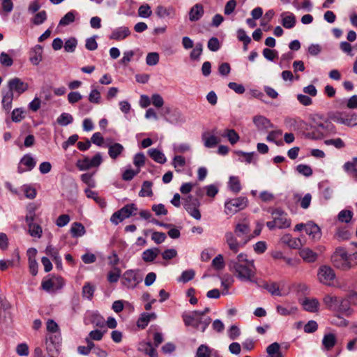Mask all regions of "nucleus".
I'll return each instance as SVG.
<instances>
[{
  "label": "nucleus",
  "mask_w": 357,
  "mask_h": 357,
  "mask_svg": "<svg viewBox=\"0 0 357 357\" xmlns=\"http://www.w3.org/2000/svg\"><path fill=\"white\" fill-rule=\"evenodd\" d=\"M229 270L243 282H254L256 267L253 259H249L245 253L241 252L227 262Z\"/></svg>",
  "instance_id": "obj_1"
},
{
  "label": "nucleus",
  "mask_w": 357,
  "mask_h": 357,
  "mask_svg": "<svg viewBox=\"0 0 357 357\" xmlns=\"http://www.w3.org/2000/svg\"><path fill=\"white\" fill-rule=\"evenodd\" d=\"M182 318L185 326H192L195 329L201 330L202 332H204L211 322V317L208 316H202L199 310L183 313Z\"/></svg>",
  "instance_id": "obj_2"
},
{
  "label": "nucleus",
  "mask_w": 357,
  "mask_h": 357,
  "mask_svg": "<svg viewBox=\"0 0 357 357\" xmlns=\"http://www.w3.org/2000/svg\"><path fill=\"white\" fill-rule=\"evenodd\" d=\"M311 128L312 131L308 133V136L313 139H321L326 136L336 133L335 126L329 120L314 121Z\"/></svg>",
  "instance_id": "obj_3"
},
{
  "label": "nucleus",
  "mask_w": 357,
  "mask_h": 357,
  "mask_svg": "<svg viewBox=\"0 0 357 357\" xmlns=\"http://www.w3.org/2000/svg\"><path fill=\"white\" fill-rule=\"evenodd\" d=\"M331 261L335 268L342 271H347L351 268L349 255L344 248L339 247L335 249L331 255Z\"/></svg>",
  "instance_id": "obj_4"
},
{
  "label": "nucleus",
  "mask_w": 357,
  "mask_h": 357,
  "mask_svg": "<svg viewBox=\"0 0 357 357\" xmlns=\"http://www.w3.org/2000/svg\"><path fill=\"white\" fill-rule=\"evenodd\" d=\"M137 210L138 208L135 204L132 203L126 204L112 215L110 221L114 225H117L125 219L135 215Z\"/></svg>",
  "instance_id": "obj_5"
},
{
  "label": "nucleus",
  "mask_w": 357,
  "mask_h": 357,
  "mask_svg": "<svg viewBox=\"0 0 357 357\" xmlns=\"http://www.w3.org/2000/svg\"><path fill=\"white\" fill-rule=\"evenodd\" d=\"M142 281V275L139 270H127L122 276L121 284L127 289H135Z\"/></svg>",
  "instance_id": "obj_6"
},
{
  "label": "nucleus",
  "mask_w": 357,
  "mask_h": 357,
  "mask_svg": "<svg viewBox=\"0 0 357 357\" xmlns=\"http://www.w3.org/2000/svg\"><path fill=\"white\" fill-rule=\"evenodd\" d=\"M333 121L349 127H354L357 125V114L354 112H335L330 115Z\"/></svg>",
  "instance_id": "obj_7"
},
{
  "label": "nucleus",
  "mask_w": 357,
  "mask_h": 357,
  "mask_svg": "<svg viewBox=\"0 0 357 357\" xmlns=\"http://www.w3.org/2000/svg\"><path fill=\"white\" fill-rule=\"evenodd\" d=\"M248 200L245 197L227 200L225 203V212L227 215H234L248 206Z\"/></svg>",
  "instance_id": "obj_8"
},
{
  "label": "nucleus",
  "mask_w": 357,
  "mask_h": 357,
  "mask_svg": "<svg viewBox=\"0 0 357 357\" xmlns=\"http://www.w3.org/2000/svg\"><path fill=\"white\" fill-rule=\"evenodd\" d=\"M102 162V158L100 153H97L92 158L84 156L76 162V166L80 171H86L91 168L99 167Z\"/></svg>",
  "instance_id": "obj_9"
},
{
  "label": "nucleus",
  "mask_w": 357,
  "mask_h": 357,
  "mask_svg": "<svg viewBox=\"0 0 357 357\" xmlns=\"http://www.w3.org/2000/svg\"><path fill=\"white\" fill-rule=\"evenodd\" d=\"M225 239L229 250L235 254L250 241V238H248L241 243L237 240V236L231 231L225 233Z\"/></svg>",
  "instance_id": "obj_10"
},
{
  "label": "nucleus",
  "mask_w": 357,
  "mask_h": 357,
  "mask_svg": "<svg viewBox=\"0 0 357 357\" xmlns=\"http://www.w3.org/2000/svg\"><path fill=\"white\" fill-rule=\"evenodd\" d=\"M317 275L320 282L326 285H331L335 278L333 269L326 265L320 266Z\"/></svg>",
  "instance_id": "obj_11"
},
{
  "label": "nucleus",
  "mask_w": 357,
  "mask_h": 357,
  "mask_svg": "<svg viewBox=\"0 0 357 357\" xmlns=\"http://www.w3.org/2000/svg\"><path fill=\"white\" fill-rule=\"evenodd\" d=\"M46 329L52 333L49 337L51 342L53 344H59L61 340L59 325L53 319H50L46 322Z\"/></svg>",
  "instance_id": "obj_12"
},
{
  "label": "nucleus",
  "mask_w": 357,
  "mask_h": 357,
  "mask_svg": "<svg viewBox=\"0 0 357 357\" xmlns=\"http://www.w3.org/2000/svg\"><path fill=\"white\" fill-rule=\"evenodd\" d=\"M271 214L276 222L277 228L285 229L290 227L291 220L287 218V213H285L282 210L275 208L272 211Z\"/></svg>",
  "instance_id": "obj_13"
},
{
  "label": "nucleus",
  "mask_w": 357,
  "mask_h": 357,
  "mask_svg": "<svg viewBox=\"0 0 357 357\" xmlns=\"http://www.w3.org/2000/svg\"><path fill=\"white\" fill-rule=\"evenodd\" d=\"M8 91H10L13 93L14 92H16L19 95L25 92L29 88L26 83L22 82L17 77L10 79L8 82Z\"/></svg>",
  "instance_id": "obj_14"
},
{
  "label": "nucleus",
  "mask_w": 357,
  "mask_h": 357,
  "mask_svg": "<svg viewBox=\"0 0 357 357\" xmlns=\"http://www.w3.org/2000/svg\"><path fill=\"white\" fill-rule=\"evenodd\" d=\"M250 223L246 220L237 223L234 227V234L237 237L243 238L244 241L248 238H250Z\"/></svg>",
  "instance_id": "obj_15"
},
{
  "label": "nucleus",
  "mask_w": 357,
  "mask_h": 357,
  "mask_svg": "<svg viewBox=\"0 0 357 357\" xmlns=\"http://www.w3.org/2000/svg\"><path fill=\"white\" fill-rule=\"evenodd\" d=\"M131 34V31L128 26H119L112 30L109 36L110 40L121 41L126 39Z\"/></svg>",
  "instance_id": "obj_16"
},
{
  "label": "nucleus",
  "mask_w": 357,
  "mask_h": 357,
  "mask_svg": "<svg viewBox=\"0 0 357 357\" xmlns=\"http://www.w3.org/2000/svg\"><path fill=\"white\" fill-rule=\"evenodd\" d=\"M336 335L332 333H327L324 335L321 340V349L324 351H329L337 343Z\"/></svg>",
  "instance_id": "obj_17"
},
{
  "label": "nucleus",
  "mask_w": 357,
  "mask_h": 357,
  "mask_svg": "<svg viewBox=\"0 0 357 357\" xmlns=\"http://www.w3.org/2000/svg\"><path fill=\"white\" fill-rule=\"evenodd\" d=\"M305 232L313 241H317L321 237L320 227L312 221L306 223Z\"/></svg>",
  "instance_id": "obj_18"
},
{
  "label": "nucleus",
  "mask_w": 357,
  "mask_h": 357,
  "mask_svg": "<svg viewBox=\"0 0 357 357\" xmlns=\"http://www.w3.org/2000/svg\"><path fill=\"white\" fill-rule=\"evenodd\" d=\"M20 165H24L26 167V169H23L20 165L17 167L18 173H23L26 171H31L33 169L36 165V162L34 158L30 154H25L20 160Z\"/></svg>",
  "instance_id": "obj_19"
},
{
  "label": "nucleus",
  "mask_w": 357,
  "mask_h": 357,
  "mask_svg": "<svg viewBox=\"0 0 357 357\" xmlns=\"http://www.w3.org/2000/svg\"><path fill=\"white\" fill-rule=\"evenodd\" d=\"M253 123L259 130H268L275 127L268 119L261 115L255 116L253 118Z\"/></svg>",
  "instance_id": "obj_20"
},
{
  "label": "nucleus",
  "mask_w": 357,
  "mask_h": 357,
  "mask_svg": "<svg viewBox=\"0 0 357 357\" xmlns=\"http://www.w3.org/2000/svg\"><path fill=\"white\" fill-rule=\"evenodd\" d=\"M280 17H282L281 24L287 29L294 28L296 23L295 15L290 12H283L281 13Z\"/></svg>",
  "instance_id": "obj_21"
},
{
  "label": "nucleus",
  "mask_w": 357,
  "mask_h": 357,
  "mask_svg": "<svg viewBox=\"0 0 357 357\" xmlns=\"http://www.w3.org/2000/svg\"><path fill=\"white\" fill-rule=\"evenodd\" d=\"M155 14L159 18H173L175 15V9L172 6L165 7L159 5L156 7Z\"/></svg>",
  "instance_id": "obj_22"
},
{
  "label": "nucleus",
  "mask_w": 357,
  "mask_h": 357,
  "mask_svg": "<svg viewBox=\"0 0 357 357\" xmlns=\"http://www.w3.org/2000/svg\"><path fill=\"white\" fill-rule=\"evenodd\" d=\"M156 318L157 315L155 312H143L140 314V317L137 321V326L139 328L144 329L148 326L151 320H155Z\"/></svg>",
  "instance_id": "obj_23"
},
{
  "label": "nucleus",
  "mask_w": 357,
  "mask_h": 357,
  "mask_svg": "<svg viewBox=\"0 0 357 357\" xmlns=\"http://www.w3.org/2000/svg\"><path fill=\"white\" fill-rule=\"evenodd\" d=\"M204 7L202 4L194 5L189 11V20L191 22L198 21L204 15Z\"/></svg>",
  "instance_id": "obj_24"
},
{
  "label": "nucleus",
  "mask_w": 357,
  "mask_h": 357,
  "mask_svg": "<svg viewBox=\"0 0 357 357\" xmlns=\"http://www.w3.org/2000/svg\"><path fill=\"white\" fill-rule=\"evenodd\" d=\"M300 257L307 263H313L317 259V254L309 248H304L299 251Z\"/></svg>",
  "instance_id": "obj_25"
},
{
  "label": "nucleus",
  "mask_w": 357,
  "mask_h": 357,
  "mask_svg": "<svg viewBox=\"0 0 357 357\" xmlns=\"http://www.w3.org/2000/svg\"><path fill=\"white\" fill-rule=\"evenodd\" d=\"M108 154L112 159H116L124 151V147L120 143L107 144Z\"/></svg>",
  "instance_id": "obj_26"
},
{
  "label": "nucleus",
  "mask_w": 357,
  "mask_h": 357,
  "mask_svg": "<svg viewBox=\"0 0 357 357\" xmlns=\"http://www.w3.org/2000/svg\"><path fill=\"white\" fill-rule=\"evenodd\" d=\"M160 253V250L158 248H149L142 252V258L144 261L151 263L156 259Z\"/></svg>",
  "instance_id": "obj_27"
},
{
  "label": "nucleus",
  "mask_w": 357,
  "mask_h": 357,
  "mask_svg": "<svg viewBox=\"0 0 357 357\" xmlns=\"http://www.w3.org/2000/svg\"><path fill=\"white\" fill-rule=\"evenodd\" d=\"M43 47L40 45H36L31 52L30 61L34 66H38L42 61Z\"/></svg>",
  "instance_id": "obj_28"
},
{
  "label": "nucleus",
  "mask_w": 357,
  "mask_h": 357,
  "mask_svg": "<svg viewBox=\"0 0 357 357\" xmlns=\"http://www.w3.org/2000/svg\"><path fill=\"white\" fill-rule=\"evenodd\" d=\"M335 310L345 316H349L352 314L350 303L347 299L339 298L337 309Z\"/></svg>",
  "instance_id": "obj_29"
},
{
  "label": "nucleus",
  "mask_w": 357,
  "mask_h": 357,
  "mask_svg": "<svg viewBox=\"0 0 357 357\" xmlns=\"http://www.w3.org/2000/svg\"><path fill=\"white\" fill-rule=\"evenodd\" d=\"M305 310L310 312H315L318 310L319 303L316 298H305L302 302Z\"/></svg>",
  "instance_id": "obj_30"
},
{
  "label": "nucleus",
  "mask_w": 357,
  "mask_h": 357,
  "mask_svg": "<svg viewBox=\"0 0 357 357\" xmlns=\"http://www.w3.org/2000/svg\"><path fill=\"white\" fill-rule=\"evenodd\" d=\"M282 240L284 243L288 245L289 247L294 249H298L303 245L302 241L300 238H292L291 236L289 234H286L283 236Z\"/></svg>",
  "instance_id": "obj_31"
},
{
  "label": "nucleus",
  "mask_w": 357,
  "mask_h": 357,
  "mask_svg": "<svg viewBox=\"0 0 357 357\" xmlns=\"http://www.w3.org/2000/svg\"><path fill=\"white\" fill-rule=\"evenodd\" d=\"M167 121L172 124L177 125L185 123V119L180 111L174 110L170 114Z\"/></svg>",
  "instance_id": "obj_32"
},
{
  "label": "nucleus",
  "mask_w": 357,
  "mask_h": 357,
  "mask_svg": "<svg viewBox=\"0 0 357 357\" xmlns=\"http://www.w3.org/2000/svg\"><path fill=\"white\" fill-rule=\"evenodd\" d=\"M70 231L73 237L77 238L84 236L86 229L82 223L75 222L72 224Z\"/></svg>",
  "instance_id": "obj_33"
},
{
  "label": "nucleus",
  "mask_w": 357,
  "mask_h": 357,
  "mask_svg": "<svg viewBox=\"0 0 357 357\" xmlns=\"http://www.w3.org/2000/svg\"><path fill=\"white\" fill-rule=\"evenodd\" d=\"M149 156L156 162L164 164L167 159L162 152L156 149H151L148 151Z\"/></svg>",
  "instance_id": "obj_34"
},
{
  "label": "nucleus",
  "mask_w": 357,
  "mask_h": 357,
  "mask_svg": "<svg viewBox=\"0 0 357 357\" xmlns=\"http://www.w3.org/2000/svg\"><path fill=\"white\" fill-rule=\"evenodd\" d=\"M2 106L3 108L6 111L9 112L12 108V102L14 97V93L10 91H6L3 92Z\"/></svg>",
  "instance_id": "obj_35"
},
{
  "label": "nucleus",
  "mask_w": 357,
  "mask_h": 357,
  "mask_svg": "<svg viewBox=\"0 0 357 357\" xmlns=\"http://www.w3.org/2000/svg\"><path fill=\"white\" fill-rule=\"evenodd\" d=\"M266 352L270 357H283L280 351V345L278 342H273L268 346Z\"/></svg>",
  "instance_id": "obj_36"
},
{
  "label": "nucleus",
  "mask_w": 357,
  "mask_h": 357,
  "mask_svg": "<svg viewBox=\"0 0 357 357\" xmlns=\"http://www.w3.org/2000/svg\"><path fill=\"white\" fill-rule=\"evenodd\" d=\"M152 186L153 183L151 181H144L142 185V189L139 192V196L141 197H151L153 195Z\"/></svg>",
  "instance_id": "obj_37"
},
{
  "label": "nucleus",
  "mask_w": 357,
  "mask_h": 357,
  "mask_svg": "<svg viewBox=\"0 0 357 357\" xmlns=\"http://www.w3.org/2000/svg\"><path fill=\"white\" fill-rule=\"evenodd\" d=\"M140 349L150 357H158L156 347L150 342L142 344Z\"/></svg>",
  "instance_id": "obj_38"
},
{
  "label": "nucleus",
  "mask_w": 357,
  "mask_h": 357,
  "mask_svg": "<svg viewBox=\"0 0 357 357\" xmlns=\"http://www.w3.org/2000/svg\"><path fill=\"white\" fill-rule=\"evenodd\" d=\"M77 13L75 10H70L59 21V25L65 26L70 23H73L75 20V15Z\"/></svg>",
  "instance_id": "obj_39"
},
{
  "label": "nucleus",
  "mask_w": 357,
  "mask_h": 357,
  "mask_svg": "<svg viewBox=\"0 0 357 357\" xmlns=\"http://www.w3.org/2000/svg\"><path fill=\"white\" fill-rule=\"evenodd\" d=\"M202 139L206 148H213L220 142L218 137L214 135L206 136L205 133L202 135Z\"/></svg>",
  "instance_id": "obj_40"
},
{
  "label": "nucleus",
  "mask_w": 357,
  "mask_h": 357,
  "mask_svg": "<svg viewBox=\"0 0 357 357\" xmlns=\"http://www.w3.org/2000/svg\"><path fill=\"white\" fill-rule=\"evenodd\" d=\"M228 185L231 191L238 193L241 190V185L238 177L231 176L228 182Z\"/></svg>",
  "instance_id": "obj_41"
},
{
  "label": "nucleus",
  "mask_w": 357,
  "mask_h": 357,
  "mask_svg": "<svg viewBox=\"0 0 357 357\" xmlns=\"http://www.w3.org/2000/svg\"><path fill=\"white\" fill-rule=\"evenodd\" d=\"M222 137H227L232 145L239 140V135L234 129H226Z\"/></svg>",
  "instance_id": "obj_42"
},
{
  "label": "nucleus",
  "mask_w": 357,
  "mask_h": 357,
  "mask_svg": "<svg viewBox=\"0 0 357 357\" xmlns=\"http://www.w3.org/2000/svg\"><path fill=\"white\" fill-rule=\"evenodd\" d=\"M339 298L331 295H326L324 298V304L331 310L337 309Z\"/></svg>",
  "instance_id": "obj_43"
},
{
  "label": "nucleus",
  "mask_w": 357,
  "mask_h": 357,
  "mask_svg": "<svg viewBox=\"0 0 357 357\" xmlns=\"http://www.w3.org/2000/svg\"><path fill=\"white\" fill-rule=\"evenodd\" d=\"M95 286L92 285L90 282H86L82 287V296L83 297L91 301L95 291Z\"/></svg>",
  "instance_id": "obj_44"
},
{
  "label": "nucleus",
  "mask_w": 357,
  "mask_h": 357,
  "mask_svg": "<svg viewBox=\"0 0 357 357\" xmlns=\"http://www.w3.org/2000/svg\"><path fill=\"white\" fill-rule=\"evenodd\" d=\"M73 121V116L69 113L63 112L57 119L56 122L61 126H66Z\"/></svg>",
  "instance_id": "obj_45"
},
{
  "label": "nucleus",
  "mask_w": 357,
  "mask_h": 357,
  "mask_svg": "<svg viewBox=\"0 0 357 357\" xmlns=\"http://www.w3.org/2000/svg\"><path fill=\"white\" fill-rule=\"evenodd\" d=\"M235 153L236 155L243 157L242 159H239L241 162H245L248 164L253 162L256 155L255 152L247 153L243 151H236Z\"/></svg>",
  "instance_id": "obj_46"
},
{
  "label": "nucleus",
  "mask_w": 357,
  "mask_h": 357,
  "mask_svg": "<svg viewBox=\"0 0 357 357\" xmlns=\"http://www.w3.org/2000/svg\"><path fill=\"white\" fill-rule=\"evenodd\" d=\"M212 349L206 344H201L197 349L195 357H210Z\"/></svg>",
  "instance_id": "obj_47"
},
{
  "label": "nucleus",
  "mask_w": 357,
  "mask_h": 357,
  "mask_svg": "<svg viewBox=\"0 0 357 357\" xmlns=\"http://www.w3.org/2000/svg\"><path fill=\"white\" fill-rule=\"evenodd\" d=\"M264 288L273 296H282L279 285L277 282H271L270 284L266 283L264 284Z\"/></svg>",
  "instance_id": "obj_48"
},
{
  "label": "nucleus",
  "mask_w": 357,
  "mask_h": 357,
  "mask_svg": "<svg viewBox=\"0 0 357 357\" xmlns=\"http://www.w3.org/2000/svg\"><path fill=\"white\" fill-rule=\"evenodd\" d=\"M88 99L89 101L91 103L97 105L100 104L101 102L100 92L98 89L92 87L89 94Z\"/></svg>",
  "instance_id": "obj_49"
},
{
  "label": "nucleus",
  "mask_w": 357,
  "mask_h": 357,
  "mask_svg": "<svg viewBox=\"0 0 357 357\" xmlns=\"http://www.w3.org/2000/svg\"><path fill=\"white\" fill-rule=\"evenodd\" d=\"M296 170L298 174L306 177H309L313 174L311 167L305 164L298 165L296 167Z\"/></svg>",
  "instance_id": "obj_50"
},
{
  "label": "nucleus",
  "mask_w": 357,
  "mask_h": 357,
  "mask_svg": "<svg viewBox=\"0 0 357 357\" xmlns=\"http://www.w3.org/2000/svg\"><path fill=\"white\" fill-rule=\"evenodd\" d=\"M353 217V212L350 210H342L337 215V219L341 222L349 223Z\"/></svg>",
  "instance_id": "obj_51"
},
{
  "label": "nucleus",
  "mask_w": 357,
  "mask_h": 357,
  "mask_svg": "<svg viewBox=\"0 0 357 357\" xmlns=\"http://www.w3.org/2000/svg\"><path fill=\"white\" fill-rule=\"evenodd\" d=\"M203 51V45L201 43H197L193 50L190 54L192 60L197 61L199 59Z\"/></svg>",
  "instance_id": "obj_52"
},
{
  "label": "nucleus",
  "mask_w": 357,
  "mask_h": 357,
  "mask_svg": "<svg viewBox=\"0 0 357 357\" xmlns=\"http://www.w3.org/2000/svg\"><path fill=\"white\" fill-rule=\"evenodd\" d=\"M47 13L45 10H41L38 12L31 19V22L35 25H40L44 23L47 20Z\"/></svg>",
  "instance_id": "obj_53"
},
{
  "label": "nucleus",
  "mask_w": 357,
  "mask_h": 357,
  "mask_svg": "<svg viewBox=\"0 0 357 357\" xmlns=\"http://www.w3.org/2000/svg\"><path fill=\"white\" fill-rule=\"evenodd\" d=\"M77 45V40L71 37L67 39L64 44V50L67 52H74Z\"/></svg>",
  "instance_id": "obj_54"
},
{
  "label": "nucleus",
  "mask_w": 357,
  "mask_h": 357,
  "mask_svg": "<svg viewBox=\"0 0 357 357\" xmlns=\"http://www.w3.org/2000/svg\"><path fill=\"white\" fill-rule=\"evenodd\" d=\"M0 64L3 67H10L13 64V59L8 54L2 52L0 54Z\"/></svg>",
  "instance_id": "obj_55"
},
{
  "label": "nucleus",
  "mask_w": 357,
  "mask_h": 357,
  "mask_svg": "<svg viewBox=\"0 0 357 357\" xmlns=\"http://www.w3.org/2000/svg\"><path fill=\"white\" fill-rule=\"evenodd\" d=\"M212 266L217 271L222 270L225 266L223 256L220 254L218 255L213 259Z\"/></svg>",
  "instance_id": "obj_56"
},
{
  "label": "nucleus",
  "mask_w": 357,
  "mask_h": 357,
  "mask_svg": "<svg viewBox=\"0 0 357 357\" xmlns=\"http://www.w3.org/2000/svg\"><path fill=\"white\" fill-rule=\"evenodd\" d=\"M29 234L33 237L40 238L42 236L43 230L41 227L38 224H33L28 226Z\"/></svg>",
  "instance_id": "obj_57"
},
{
  "label": "nucleus",
  "mask_w": 357,
  "mask_h": 357,
  "mask_svg": "<svg viewBox=\"0 0 357 357\" xmlns=\"http://www.w3.org/2000/svg\"><path fill=\"white\" fill-rule=\"evenodd\" d=\"M159 62V54L157 52H150L146 55V63L148 66H155Z\"/></svg>",
  "instance_id": "obj_58"
},
{
  "label": "nucleus",
  "mask_w": 357,
  "mask_h": 357,
  "mask_svg": "<svg viewBox=\"0 0 357 357\" xmlns=\"http://www.w3.org/2000/svg\"><path fill=\"white\" fill-rule=\"evenodd\" d=\"M234 280L231 276L222 278L221 279V286L223 287L222 294L226 295L229 294V288L231 287Z\"/></svg>",
  "instance_id": "obj_59"
},
{
  "label": "nucleus",
  "mask_w": 357,
  "mask_h": 357,
  "mask_svg": "<svg viewBox=\"0 0 357 357\" xmlns=\"http://www.w3.org/2000/svg\"><path fill=\"white\" fill-rule=\"evenodd\" d=\"M195 271L193 270H186L182 272L181 277L178 279L179 282H188L192 280L195 277Z\"/></svg>",
  "instance_id": "obj_60"
},
{
  "label": "nucleus",
  "mask_w": 357,
  "mask_h": 357,
  "mask_svg": "<svg viewBox=\"0 0 357 357\" xmlns=\"http://www.w3.org/2000/svg\"><path fill=\"white\" fill-rule=\"evenodd\" d=\"M276 309L277 312L282 316H287L291 314H294L297 310L296 307H291L289 308H287L282 305H278Z\"/></svg>",
  "instance_id": "obj_61"
},
{
  "label": "nucleus",
  "mask_w": 357,
  "mask_h": 357,
  "mask_svg": "<svg viewBox=\"0 0 357 357\" xmlns=\"http://www.w3.org/2000/svg\"><path fill=\"white\" fill-rule=\"evenodd\" d=\"M91 323L100 328H102L105 326L104 318L98 313H93L92 314Z\"/></svg>",
  "instance_id": "obj_62"
},
{
  "label": "nucleus",
  "mask_w": 357,
  "mask_h": 357,
  "mask_svg": "<svg viewBox=\"0 0 357 357\" xmlns=\"http://www.w3.org/2000/svg\"><path fill=\"white\" fill-rule=\"evenodd\" d=\"M152 14L151 7L148 4L141 6L138 9V15L143 18H147Z\"/></svg>",
  "instance_id": "obj_63"
},
{
  "label": "nucleus",
  "mask_w": 357,
  "mask_h": 357,
  "mask_svg": "<svg viewBox=\"0 0 357 357\" xmlns=\"http://www.w3.org/2000/svg\"><path fill=\"white\" fill-rule=\"evenodd\" d=\"M207 46L212 52H217L220 48L219 40L215 37H212L208 40Z\"/></svg>",
  "instance_id": "obj_64"
}]
</instances>
